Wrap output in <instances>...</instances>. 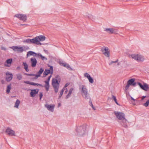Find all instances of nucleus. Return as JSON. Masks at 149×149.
<instances>
[{"mask_svg": "<svg viewBox=\"0 0 149 149\" xmlns=\"http://www.w3.org/2000/svg\"><path fill=\"white\" fill-rule=\"evenodd\" d=\"M46 38L43 36L40 35L37 36L32 39H27L24 40L23 42L26 44H34L38 45H41L40 41L45 40Z\"/></svg>", "mask_w": 149, "mask_h": 149, "instance_id": "nucleus-1", "label": "nucleus"}, {"mask_svg": "<svg viewBox=\"0 0 149 149\" xmlns=\"http://www.w3.org/2000/svg\"><path fill=\"white\" fill-rule=\"evenodd\" d=\"M75 135L80 137L85 136L88 134L87 129L85 125L77 127L75 130Z\"/></svg>", "mask_w": 149, "mask_h": 149, "instance_id": "nucleus-2", "label": "nucleus"}, {"mask_svg": "<svg viewBox=\"0 0 149 149\" xmlns=\"http://www.w3.org/2000/svg\"><path fill=\"white\" fill-rule=\"evenodd\" d=\"M114 113L118 119L122 120V122L121 123V125L125 127H127L126 123L127 121L125 118V115L124 113L119 112H115Z\"/></svg>", "mask_w": 149, "mask_h": 149, "instance_id": "nucleus-3", "label": "nucleus"}, {"mask_svg": "<svg viewBox=\"0 0 149 149\" xmlns=\"http://www.w3.org/2000/svg\"><path fill=\"white\" fill-rule=\"evenodd\" d=\"M59 76L56 75L55 77L53 78L52 80V85L54 89L55 92L56 93L58 91L60 81L58 79Z\"/></svg>", "mask_w": 149, "mask_h": 149, "instance_id": "nucleus-4", "label": "nucleus"}, {"mask_svg": "<svg viewBox=\"0 0 149 149\" xmlns=\"http://www.w3.org/2000/svg\"><path fill=\"white\" fill-rule=\"evenodd\" d=\"M79 90L81 91L82 96L85 99H88L89 94L86 87L84 85L79 86Z\"/></svg>", "mask_w": 149, "mask_h": 149, "instance_id": "nucleus-5", "label": "nucleus"}, {"mask_svg": "<svg viewBox=\"0 0 149 149\" xmlns=\"http://www.w3.org/2000/svg\"><path fill=\"white\" fill-rule=\"evenodd\" d=\"M129 56L139 62H142L145 60L144 56L140 54H131L129 55Z\"/></svg>", "mask_w": 149, "mask_h": 149, "instance_id": "nucleus-6", "label": "nucleus"}, {"mask_svg": "<svg viewBox=\"0 0 149 149\" xmlns=\"http://www.w3.org/2000/svg\"><path fill=\"white\" fill-rule=\"evenodd\" d=\"M15 52H18L21 53L23 51L26 49H28L29 48V47L23 46L21 47L20 46H14L10 47Z\"/></svg>", "mask_w": 149, "mask_h": 149, "instance_id": "nucleus-7", "label": "nucleus"}, {"mask_svg": "<svg viewBox=\"0 0 149 149\" xmlns=\"http://www.w3.org/2000/svg\"><path fill=\"white\" fill-rule=\"evenodd\" d=\"M101 50L103 54L107 57L109 58L110 55L109 49L107 47L104 46L102 48Z\"/></svg>", "mask_w": 149, "mask_h": 149, "instance_id": "nucleus-8", "label": "nucleus"}, {"mask_svg": "<svg viewBox=\"0 0 149 149\" xmlns=\"http://www.w3.org/2000/svg\"><path fill=\"white\" fill-rule=\"evenodd\" d=\"M6 133L7 135L10 136H16L15 131L10 127H8L6 130Z\"/></svg>", "mask_w": 149, "mask_h": 149, "instance_id": "nucleus-9", "label": "nucleus"}, {"mask_svg": "<svg viewBox=\"0 0 149 149\" xmlns=\"http://www.w3.org/2000/svg\"><path fill=\"white\" fill-rule=\"evenodd\" d=\"M104 31L107 33L110 34H118V31L117 29L112 28H105Z\"/></svg>", "mask_w": 149, "mask_h": 149, "instance_id": "nucleus-10", "label": "nucleus"}, {"mask_svg": "<svg viewBox=\"0 0 149 149\" xmlns=\"http://www.w3.org/2000/svg\"><path fill=\"white\" fill-rule=\"evenodd\" d=\"M55 105L54 104H46L45 105V107L49 111L53 112H54Z\"/></svg>", "mask_w": 149, "mask_h": 149, "instance_id": "nucleus-11", "label": "nucleus"}, {"mask_svg": "<svg viewBox=\"0 0 149 149\" xmlns=\"http://www.w3.org/2000/svg\"><path fill=\"white\" fill-rule=\"evenodd\" d=\"M15 17H17L20 20H22L23 21H25L27 19V17L26 15L22 14H18L15 15Z\"/></svg>", "mask_w": 149, "mask_h": 149, "instance_id": "nucleus-12", "label": "nucleus"}, {"mask_svg": "<svg viewBox=\"0 0 149 149\" xmlns=\"http://www.w3.org/2000/svg\"><path fill=\"white\" fill-rule=\"evenodd\" d=\"M138 84L142 89L145 91H147L149 89L148 85L146 83H143V85L140 83H138Z\"/></svg>", "mask_w": 149, "mask_h": 149, "instance_id": "nucleus-13", "label": "nucleus"}, {"mask_svg": "<svg viewBox=\"0 0 149 149\" xmlns=\"http://www.w3.org/2000/svg\"><path fill=\"white\" fill-rule=\"evenodd\" d=\"M50 69L49 70L46 69L43 73V74L45 76L47 75L49 73L51 74H52L53 72V67L52 66H50Z\"/></svg>", "mask_w": 149, "mask_h": 149, "instance_id": "nucleus-14", "label": "nucleus"}, {"mask_svg": "<svg viewBox=\"0 0 149 149\" xmlns=\"http://www.w3.org/2000/svg\"><path fill=\"white\" fill-rule=\"evenodd\" d=\"M52 75H50L48 77L47 80L45 81V85L44 86V87L45 88L46 90L47 91H48L49 88V81Z\"/></svg>", "mask_w": 149, "mask_h": 149, "instance_id": "nucleus-15", "label": "nucleus"}, {"mask_svg": "<svg viewBox=\"0 0 149 149\" xmlns=\"http://www.w3.org/2000/svg\"><path fill=\"white\" fill-rule=\"evenodd\" d=\"M84 76L88 79L90 83L93 84V83L94 80L93 78L91 77L90 75L87 72L84 73Z\"/></svg>", "mask_w": 149, "mask_h": 149, "instance_id": "nucleus-16", "label": "nucleus"}, {"mask_svg": "<svg viewBox=\"0 0 149 149\" xmlns=\"http://www.w3.org/2000/svg\"><path fill=\"white\" fill-rule=\"evenodd\" d=\"M6 80L7 81H10L13 78L12 73L9 72H7L6 73Z\"/></svg>", "mask_w": 149, "mask_h": 149, "instance_id": "nucleus-17", "label": "nucleus"}, {"mask_svg": "<svg viewBox=\"0 0 149 149\" xmlns=\"http://www.w3.org/2000/svg\"><path fill=\"white\" fill-rule=\"evenodd\" d=\"M59 63L60 65L66 68L67 69L69 70H72V68H71L70 65L68 63H64L62 61H60L59 62Z\"/></svg>", "mask_w": 149, "mask_h": 149, "instance_id": "nucleus-18", "label": "nucleus"}, {"mask_svg": "<svg viewBox=\"0 0 149 149\" xmlns=\"http://www.w3.org/2000/svg\"><path fill=\"white\" fill-rule=\"evenodd\" d=\"M30 61L31 66L33 67H36L37 63L36 59L34 57L32 58H31Z\"/></svg>", "mask_w": 149, "mask_h": 149, "instance_id": "nucleus-19", "label": "nucleus"}, {"mask_svg": "<svg viewBox=\"0 0 149 149\" xmlns=\"http://www.w3.org/2000/svg\"><path fill=\"white\" fill-rule=\"evenodd\" d=\"M13 59L12 58L8 59L4 63V65L6 66L9 67L11 65Z\"/></svg>", "mask_w": 149, "mask_h": 149, "instance_id": "nucleus-20", "label": "nucleus"}, {"mask_svg": "<svg viewBox=\"0 0 149 149\" xmlns=\"http://www.w3.org/2000/svg\"><path fill=\"white\" fill-rule=\"evenodd\" d=\"M74 90V89L73 88H71L69 90L68 93L65 97V99H67L69 98L71 95V94L73 92Z\"/></svg>", "mask_w": 149, "mask_h": 149, "instance_id": "nucleus-21", "label": "nucleus"}, {"mask_svg": "<svg viewBox=\"0 0 149 149\" xmlns=\"http://www.w3.org/2000/svg\"><path fill=\"white\" fill-rule=\"evenodd\" d=\"M135 79H130L129 80L127 83L128 84H130V85H132L133 86H135L136 84V83L135 82Z\"/></svg>", "mask_w": 149, "mask_h": 149, "instance_id": "nucleus-22", "label": "nucleus"}, {"mask_svg": "<svg viewBox=\"0 0 149 149\" xmlns=\"http://www.w3.org/2000/svg\"><path fill=\"white\" fill-rule=\"evenodd\" d=\"M38 53H36L33 51H30L27 52V57L29 56H37Z\"/></svg>", "mask_w": 149, "mask_h": 149, "instance_id": "nucleus-23", "label": "nucleus"}, {"mask_svg": "<svg viewBox=\"0 0 149 149\" xmlns=\"http://www.w3.org/2000/svg\"><path fill=\"white\" fill-rule=\"evenodd\" d=\"M38 91H36V90H31L30 93L31 96L32 97H34L35 95L37 94L38 93Z\"/></svg>", "mask_w": 149, "mask_h": 149, "instance_id": "nucleus-24", "label": "nucleus"}, {"mask_svg": "<svg viewBox=\"0 0 149 149\" xmlns=\"http://www.w3.org/2000/svg\"><path fill=\"white\" fill-rule=\"evenodd\" d=\"M44 71V70L42 68H40L39 71L38 72L37 74L35 75V76L36 77V78H37L40 77L41 75V74Z\"/></svg>", "mask_w": 149, "mask_h": 149, "instance_id": "nucleus-25", "label": "nucleus"}, {"mask_svg": "<svg viewBox=\"0 0 149 149\" xmlns=\"http://www.w3.org/2000/svg\"><path fill=\"white\" fill-rule=\"evenodd\" d=\"M84 16L90 19H93V15L91 13H86L84 14Z\"/></svg>", "mask_w": 149, "mask_h": 149, "instance_id": "nucleus-26", "label": "nucleus"}, {"mask_svg": "<svg viewBox=\"0 0 149 149\" xmlns=\"http://www.w3.org/2000/svg\"><path fill=\"white\" fill-rule=\"evenodd\" d=\"M22 65L24 67V69L27 72H29V70L28 69V65L27 63L25 62H23Z\"/></svg>", "mask_w": 149, "mask_h": 149, "instance_id": "nucleus-27", "label": "nucleus"}, {"mask_svg": "<svg viewBox=\"0 0 149 149\" xmlns=\"http://www.w3.org/2000/svg\"><path fill=\"white\" fill-rule=\"evenodd\" d=\"M70 84L69 83H66L64 86L63 88V89L65 90V91L64 92V94H66L67 93V92L68 91V90L67 87L70 85Z\"/></svg>", "mask_w": 149, "mask_h": 149, "instance_id": "nucleus-28", "label": "nucleus"}, {"mask_svg": "<svg viewBox=\"0 0 149 149\" xmlns=\"http://www.w3.org/2000/svg\"><path fill=\"white\" fill-rule=\"evenodd\" d=\"M11 89V84H10V85H8L7 86L6 93L8 94L9 93Z\"/></svg>", "mask_w": 149, "mask_h": 149, "instance_id": "nucleus-29", "label": "nucleus"}, {"mask_svg": "<svg viewBox=\"0 0 149 149\" xmlns=\"http://www.w3.org/2000/svg\"><path fill=\"white\" fill-rule=\"evenodd\" d=\"M37 56L38 57H40L41 59L42 60H47V59L44 56H42L40 53H38Z\"/></svg>", "mask_w": 149, "mask_h": 149, "instance_id": "nucleus-30", "label": "nucleus"}, {"mask_svg": "<svg viewBox=\"0 0 149 149\" xmlns=\"http://www.w3.org/2000/svg\"><path fill=\"white\" fill-rule=\"evenodd\" d=\"M20 103V101L18 100H17L15 104L14 107L17 108H18L19 106Z\"/></svg>", "mask_w": 149, "mask_h": 149, "instance_id": "nucleus-31", "label": "nucleus"}, {"mask_svg": "<svg viewBox=\"0 0 149 149\" xmlns=\"http://www.w3.org/2000/svg\"><path fill=\"white\" fill-rule=\"evenodd\" d=\"M17 79L18 80H21L22 79V76L21 74L19 73L16 74Z\"/></svg>", "mask_w": 149, "mask_h": 149, "instance_id": "nucleus-32", "label": "nucleus"}, {"mask_svg": "<svg viewBox=\"0 0 149 149\" xmlns=\"http://www.w3.org/2000/svg\"><path fill=\"white\" fill-rule=\"evenodd\" d=\"M149 104V99L147 100L146 102L144 103L143 105V106H145L146 107H147L148 106Z\"/></svg>", "mask_w": 149, "mask_h": 149, "instance_id": "nucleus-33", "label": "nucleus"}, {"mask_svg": "<svg viewBox=\"0 0 149 149\" xmlns=\"http://www.w3.org/2000/svg\"><path fill=\"white\" fill-rule=\"evenodd\" d=\"M65 91V90L63 88L61 90V91L60 92L59 98H61V97L62 96V95L63 94V92H64Z\"/></svg>", "mask_w": 149, "mask_h": 149, "instance_id": "nucleus-34", "label": "nucleus"}, {"mask_svg": "<svg viewBox=\"0 0 149 149\" xmlns=\"http://www.w3.org/2000/svg\"><path fill=\"white\" fill-rule=\"evenodd\" d=\"M130 86V84H128V83H127V85H126V86L125 87V91H127V90H128Z\"/></svg>", "mask_w": 149, "mask_h": 149, "instance_id": "nucleus-35", "label": "nucleus"}, {"mask_svg": "<svg viewBox=\"0 0 149 149\" xmlns=\"http://www.w3.org/2000/svg\"><path fill=\"white\" fill-rule=\"evenodd\" d=\"M112 97L114 101L115 102L117 101V99H116V97L115 96L112 95Z\"/></svg>", "mask_w": 149, "mask_h": 149, "instance_id": "nucleus-36", "label": "nucleus"}, {"mask_svg": "<svg viewBox=\"0 0 149 149\" xmlns=\"http://www.w3.org/2000/svg\"><path fill=\"white\" fill-rule=\"evenodd\" d=\"M118 61V60H116V61H111L109 63V65H111L113 63H117Z\"/></svg>", "mask_w": 149, "mask_h": 149, "instance_id": "nucleus-37", "label": "nucleus"}, {"mask_svg": "<svg viewBox=\"0 0 149 149\" xmlns=\"http://www.w3.org/2000/svg\"><path fill=\"white\" fill-rule=\"evenodd\" d=\"M31 82H30L29 81H24V83L27 84H31Z\"/></svg>", "mask_w": 149, "mask_h": 149, "instance_id": "nucleus-38", "label": "nucleus"}, {"mask_svg": "<svg viewBox=\"0 0 149 149\" xmlns=\"http://www.w3.org/2000/svg\"><path fill=\"white\" fill-rule=\"evenodd\" d=\"M40 100L42 97L43 95L42 93H40Z\"/></svg>", "mask_w": 149, "mask_h": 149, "instance_id": "nucleus-39", "label": "nucleus"}, {"mask_svg": "<svg viewBox=\"0 0 149 149\" xmlns=\"http://www.w3.org/2000/svg\"><path fill=\"white\" fill-rule=\"evenodd\" d=\"M31 85H33V86H36V83H35L34 82H31Z\"/></svg>", "mask_w": 149, "mask_h": 149, "instance_id": "nucleus-40", "label": "nucleus"}, {"mask_svg": "<svg viewBox=\"0 0 149 149\" xmlns=\"http://www.w3.org/2000/svg\"><path fill=\"white\" fill-rule=\"evenodd\" d=\"M91 106L93 108V109L94 110H95V108L93 107V104H92V103H91Z\"/></svg>", "mask_w": 149, "mask_h": 149, "instance_id": "nucleus-41", "label": "nucleus"}, {"mask_svg": "<svg viewBox=\"0 0 149 149\" xmlns=\"http://www.w3.org/2000/svg\"><path fill=\"white\" fill-rule=\"evenodd\" d=\"M146 97V96H143L141 97V100H143L145 97Z\"/></svg>", "mask_w": 149, "mask_h": 149, "instance_id": "nucleus-42", "label": "nucleus"}, {"mask_svg": "<svg viewBox=\"0 0 149 149\" xmlns=\"http://www.w3.org/2000/svg\"><path fill=\"white\" fill-rule=\"evenodd\" d=\"M61 105V103H59L58 104V107H60Z\"/></svg>", "mask_w": 149, "mask_h": 149, "instance_id": "nucleus-43", "label": "nucleus"}, {"mask_svg": "<svg viewBox=\"0 0 149 149\" xmlns=\"http://www.w3.org/2000/svg\"><path fill=\"white\" fill-rule=\"evenodd\" d=\"M131 98L132 100H133L134 101H135V100L132 97H131Z\"/></svg>", "mask_w": 149, "mask_h": 149, "instance_id": "nucleus-44", "label": "nucleus"}, {"mask_svg": "<svg viewBox=\"0 0 149 149\" xmlns=\"http://www.w3.org/2000/svg\"><path fill=\"white\" fill-rule=\"evenodd\" d=\"M28 75H30V76H34V75H34V74H29Z\"/></svg>", "mask_w": 149, "mask_h": 149, "instance_id": "nucleus-45", "label": "nucleus"}, {"mask_svg": "<svg viewBox=\"0 0 149 149\" xmlns=\"http://www.w3.org/2000/svg\"><path fill=\"white\" fill-rule=\"evenodd\" d=\"M38 86H41V87L43 86L41 84H38Z\"/></svg>", "mask_w": 149, "mask_h": 149, "instance_id": "nucleus-46", "label": "nucleus"}, {"mask_svg": "<svg viewBox=\"0 0 149 149\" xmlns=\"http://www.w3.org/2000/svg\"><path fill=\"white\" fill-rule=\"evenodd\" d=\"M115 102V103H116L117 105H119V104H118V102H117V101H116V102Z\"/></svg>", "mask_w": 149, "mask_h": 149, "instance_id": "nucleus-47", "label": "nucleus"}, {"mask_svg": "<svg viewBox=\"0 0 149 149\" xmlns=\"http://www.w3.org/2000/svg\"><path fill=\"white\" fill-rule=\"evenodd\" d=\"M20 69V67H18L17 68V69Z\"/></svg>", "mask_w": 149, "mask_h": 149, "instance_id": "nucleus-48", "label": "nucleus"}, {"mask_svg": "<svg viewBox=\"0 0 149 149\" xmlns=\"http://www.w3.org/2000/svg\"><path fill=\"white\" fill-rule=\"evenodd\" d=\"M36 85L38 86V84L36 83Z\"/></svg>", "mask_w": 149, "mask_h": 149, "instance_id": "nucleus-49", "label": "nucleus"}, {"mask_svg": "<svg viewBox=\"0 0 149 149\" xmlns=\"http://www.w3.org/2000/svg\"><path fill=\"white\" fill-rule=\"evenodd\" d=\"M132 104H134V105H135V104L134 103H132Z\"/></svg>", "mask_w": 149, "mask_h": 149, "instance_id": "nucleus-50", "label": "nucleus"}, {"mask_svg": "<svg viewBox=\"0 0 149 149\" xmlns=\"http://www.w3.org/2000/svg\"><path fill=\"white\" fill-rule=\"evenodd\" d=\"M4 49V48H2V49Z\"/></svg>", "mask_w": 149, "mask_h": 149, "instance_id": "nucleus-51", "label": "nucleus"}]
</instances>
